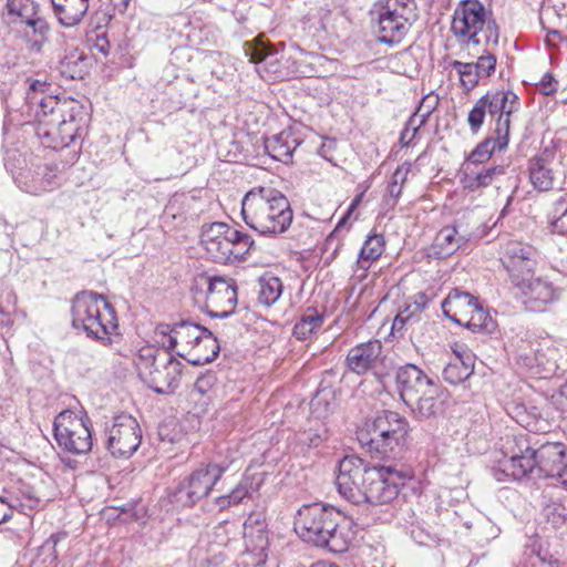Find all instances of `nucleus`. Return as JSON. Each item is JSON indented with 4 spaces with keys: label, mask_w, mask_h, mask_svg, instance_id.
<instances>
[{
    "label": "nucleus",
    "mask_w": 567,
    "mask_h": 567,
    "mask_svg": "<svg viewBox=\"0 0 567 567\" xmlns=\"http://www.w3.org/2000/svg\"><path fill=\"white\" fill-rule=\"evenodd\" d=\"M47 81L33 80L25 93V113L38 123L37 135L47 147H68L85 124L86 113L75 100L48 94Z\"/></svg>",
    "instance_id": "1"
},
{
    "label": "nucleus",
    "mask_w": 567,
    "mask_h": 567,
    "mask_svg": "<svg viewBox=\"0 0 567 567\" xmlns=\"http://www.w3.org/2000/svg\"><path fill=\"white\" fill-rule=\"evenodd\" d=\"M409 477L395 463L368 465L355 455L339 462L336 486L338 493L354 505L390 504Z\"/></svg>",
    "instance_id": "2"
},
{
    "label": "nucleus",
    "mask_w": 567,
    "mask_h": 567,
    "mask_svg": "<svg viewBox=\"0 0 567 567\" xmlns=\"http://www.w3.org/2000/svg\"><path fill=\"white\" fill-rule=\"evenodd\" d=\"M350 524L341 509L330 504L312 503L297 512L295 532L306 543L342 554L352 540Z\"/></svg>",
    "instance_id": "3"
},
{
    "label": "nucleus",
    "mask_w": 567,
    "mask_h": 567,
    "mask_svg": "<svg viewBox=\"0 0 567 567\" xmlns=\"http://www.w3.org/2000/svg\"><path fill=\"white\" fill-rule=\"evenodd\" d=\"M241 215L247 226L261 235H280L292 223L288 198L272 187H254L241 202Z\"/></svg>",
    "instance_id": "4"
},
{
    "label": "nucleus",
    "mask_w": 567,
    "mask_h": 567,
    "mask_svg": "<svg viewBox=\"0 0 567 567\" xmlns=\"http://www.w3.org/2000/svg\"><path fill=\"white\" fill-rule=\"evenodd\" d=\"M409 422L398 412L383 411L368 419L357 432L360 445L372 458L395 461L406 444Z\"/></svg>",
    "instance_id": "5"
},
{
    "label": "nucleus",
    "mask_w": 567,
    "mask_h": 567,
    "mask_svg": "<svg viewBox=\"0 0 567 567\" xmlns=\"http://www.w3.org/2000/svg\"><path fill=\"white\" fill-rule=\"evenodd\" d=\"M72 327L87 337L111 341L110 336L117 330L115 309L96 292L82 291L75 295L71 307Z\"/></svg>",
    "instance_id": "6"
},
{
    "label": "nucleus",
    "mask_w": 567,
    "mask_h": 567,
    "mask_svg": "<svg viewBox=\"0 0 567 567\" xmlns=\"http://www.w3.org/2000/svg\"><path fill=\"white\" fill-rule=\"evenodd\" d=\"M141 380L157 394H169L179 385L183 364L169 352L143 348L135 359Z\"/></svg>",
    "instance_id": "7"
},
{
    "label": "nucleus",
    "mask_w": 567,
    "mask_h": 567,
    "mask_svg": "<svg viewBox=\"0 0 567 567\" xmlns=\"http://www.w3.org/2000/svg\"><path fill=\"white\" fill-rule=\"evenodd\" d=\"M156 331L158 334L163 336L161 343L167 352L175 349L177 346L199 347L204 344L206 348H209V354L197 355L195 359L189 360L194 365L212 362L220 350L217 338L210 330L188 320H181L174 324H159Z\"/></svg>",
    "instance_id": "8"
},
{
    "label": "nucleus",
    "mask_w": 567,
    "mask_h": 567,
    "mask_svg": "<svg viewBox=\"0 0 567 567\" xmlns=\"http://www.w3.org/2000/svg\"><path fill=\"white\" fill-rule=\"evenodd\" d=\"M415 10L414 0H379L371 10L378 25L379 40L393 45L400 43L411 27Z\"/></svg>",
    "instance_id": "9"
},
{
    "label": "nucleus",
    "mask_w": 567,
    "mask_h": 567,
    "mask_svg": "<svg viewBox=\"0 0 567 567\" xmlns=\"http://www.w3.org/2000/svg\"><path fill=\"white\" fill-rule=\"evenodd\" d=\"M486 28V42H498V31L495 21H487L486 10L478 0H462L455 8L451 31L462 44H480L478 33Z\"/></svg>",
    "instance_id": "10"
},
{
    "label": "nucleus",
    "mask_w": 567,
    "mask_h": 567,
    "mask_svg": "<svg viewBox=\"0 0 567 567\" xmlns=\"http://www.w3.org/2000/svg\"><path fill=\"white\" fill-rule=\"evenodd\" d=\"M226 470L227 466L217 463L200 465L179 480L169 494L171 503L193 507L210 494Z\"/></svg>",
    "instance_id": "11"
},
{
    "label": "nucleus",
    "mask_w": 567,
    "mask_h": 567,
    "mask_svg": "<svg viewBox=\"0 0 567 567\" xmlns=\"http://www.w3.org/2000/svg\"><path fill=\"white\" fill-rule=\"evenodd\" d=\"M206 291L205 311L212 318H227L235 311L237 305V286L234 279L226 277H210L200 274L195 277L192 291Z\"/></svg>",
    "instance_id": "12"
},
{
    "label": "nucleus",
    "mask_w": 567,
    "mask_h": 567,
    "mask_svg": "<svg viewBox=\"0 0 567 567\" xmlns=\"http://www.w3.org/2000/svg\"><path fill=\"white\" fill-rule=\"evenodd\" d=\"M53 432L58 445L63 451L74 455H83L92 449L89 419L71 410H64L55 416Z\"/></svg>",
    "instance_id": "13"
},
{
    "label": "nucleus",
    "mask_w": 567,
    "mask_h": 567,
    "mask_svg": "<svg viewBox=\"0 0 567 567\" xmlns=\"http://www.w3.org/2000/svg\"><path fill=\"white\" fill-rule=\"evenodd\" d=\"M245 53L249 58V61L257 64V72L261 75L265 72L269 78L274 80H280L286 76H309L312 70L302 69L301 62H293V69L284 71L279 65V58L277 51L272 49L269 43H266L261 39H255L252 43L245 44Z\"/></svg>",
    "instance_id": "14"
},
{
    "label": "nucleus",
    "mask_w": 567,
    "mask_h": 567,
    "mask_svg": "<svg viewBox=\"0 0 567 567\" xmlns=\"http://www.w3.org/2000/svg\"><path fill=\"white\" fill-rule=\"evenodd\" d=\"M480 100H485L484 107L492 117L497 115L495 135H498V150L508 144L511 115L518 111V96L513 91H488Z\"/></svg>",
    "instance_id": "15"
},
{
    "label": "nucleus",
    "mask_w": 567,
    "mask_h": 567,
    "mask_svg": "<svg viewBox=\"0 0 567 567\" xmlns=\"http://www.w3.org/2000/svg\"><path fill=\"white\" fill-rule=\"evenodd\" d=\"M142 433L136 419L122 414L107 430L106 449L114 457H130L141 445Z\"/></svg>",
    "instance_id": "16"
},
{
    "label": "nucleus",
    "mask_w": 567,
    "mask_h": 567,
    "mask_svg": "<svg viewBox=\"0 0 567 567\" xmlns=\"http://www.w3.org/2000/svg\"><path fill=\"white\" fill-rule=\"evenodd\" d=\"M538 257V251L534 246L519 240H509L503 248L501 261L514 285L518 280L533 276Z\"/></svg>",
    "instance_id": "17"
},
{
    "label": "nucleus",
    "mask_w": 567,
    "mask_h": 567,
    "mask_svg": "<svg viewBox=\"0 0 567 567\" xmlns=\"http://www.w3.org/2000/svg\"><path fill=\"white\" fill-rule=\"evenodd\" d=\"M245 563L252 567L267 560L269 546L266 517L262 513H251L244 523Z\"/></svg>",
    "instance_id": "18"
},
{
    "label": "nucleus",
    "mask_w": 567,
    "mask_h": 567,
    "mask_svg": "<svg viewBox=\"0 0 567 567\" xmlns=\"http://www.w3.org/2000/svg\"><path fill=\"white\" fill-rule=\"evenodd\" d=\"M514 286L519 290L526 309L533 312L545 311L547 306L560 298V289L540 277L529 276L518 280Z\"/></svg>",
    "instance_id": "19"
},
{
    "label": "nucleus",
    "mask_w": 567,
    "mask_h": 567,
    "mask_svg": "<svg viewBox=\"0 0 567 567\" xmlns=\"http://www.w3.org/2000/svg\"><path fill=\"white\" fill-rule=\"evenodd\" d=\"M252 245L249 235L234 228L231 235H224L205 249L216 262L226 264L246 259Z\"/></svg>",
    "instance_id": "20"
},
{
    "label": "nucleus",
    "mask_w": 567,
    "mask_h": 567,
    "mask_svg": "<svg viewBox=\"0 0 567 567\" xmlns=\"http://www.w3.org/2000/svg\"><path fill=\"white\" fill-rule=\"evenodd\" d=\"M560 161L554 148L546 147L529 159V182L538 192H548L554 188Z\"/></svg>",
    "instance_id": "21"
},
{
    "label": "nucleus",
    "mask_w": 567,
    "mask_h": 567,
    "mask_svg": "<svg viewBox=\"0 0 567 567\" xmlns=\"http://www.w3.org/2000/svg\"><path fill=\"white\" fill-rule=\"evenodd\" d=\"M382 342L377 339L357 344L347 354L348 369L358 375L372 372L380 379L381 375L375 370L382 363Z\"/></svg>",
    "instance_id": "22"
},
{
    "label": "nucleus",
    "mask_w": 567,
    "mask_h": 567,
    "mask_svg": "<svg viewBox=\"0 0 567 567\" xmlns=\"http://www.w3.org/2000/svg\"><path fill=\"white\" fill-rule=\"evenodd\" d=\"M446 398L447 394L445 390L434 381L427 389L417 394L414 400L409 401L405 405L411 410L415 419L427 420L436 417L444 412Z\"/></svg>",
    "instance_id": "23"
},
{
    "label": "nucleus",
    "mask_w": 567,
    "mask_h": 567,
    "mask_svg": "<svg viewBox=\"0 0 567 567\" xmlns=\"http://www.w3.org/2000/svg\"><path fill=\"white\" fill-rule=\"evenodd\" d=\"M7 10L10 16L17 17L21 23L31 30V34L43 40L49 32V24L40 16L39 4L34 0H8ZM29 31L25 32L28 37Z\"/></svg>",
    "instance_id": "24"
},
{
    "label": "nucleus",
    "mask_w": 567,
    "mask_h": 567,
    "mask_svg": "<svg viewBox=\"0 0 567 567\" xmlns=\"http://www.w3.org/2000/svg\"><path fill=\"white\" fill-rule=\"evenodd\" d=\"M396 389L406 404L422 393L434 380L429 378L419 367L412 363L400 367L395 373Z\"/></svg>",
    "instance_id": "25"
},
{
    "label": "nucleus",
    "mask_w": 567,
    "mask_h": 567,
    "mask_svg": "<svg viewBox=\"0 0 567 567\" xmlns=\"http://www.w3.org/2000/svg\"><path fill=\"white\" fill-rule=\"evenodd\" d=\"M301 144V140L291 128L282 130L280 133L265 137L264 147L266 153L275 161L288 164L292 159L293 152Z\"/></svg>",
    "instance_id": "26"
},
{
    "label": "nucleus",
    "mask_w": 567,
    "mask_h": 567,
    "mask_svg": "<svg viewBox=\"0 0 567 567\" xmlns=\"http://www.w3.org/2000/svg\"><path fill=\"white\" fill-rule=\"evenodd\" d=\"M567 457V449L560 442H544L535 451V458L537 461V470L546 477H553L554 474L559 473L558 467Z\"/></svg>",
    "instance_id": "27"
},
{
    "label": "nucleus",
    "mask_w": 567,
    "mask_h": 567,
    "mask_svg": "<svg viewBox=\"0 0 567 567\" xmlns=\"http://www.w3.org/2000/svg\"><path fill=\"white\" fill-rule=\"evenodd\" d=\"M477 303L478 300L471 293L454 289L443 300L442 309L449 319L463 324V319Z\"/></svg>",
    "instance_id": "28"
},
{
    "label": "nucleus",
    "mask_w": 567,
    "mask_h": 567,
    "mask_svg": "<svg viewBox=\"0 0 567 567\" xmlns=\"http://www.w3.org/2000/svg\"><path fill=\"white\" fill-rule=\"evenodd\" d=\"M470 240L468 234H461L455 226L443 227L435 236L432 248L439 258L453 255Z\"/></svg>",
    "instance_id": "29"
},
{
    "label": "nucleus",
    "mask_w": 567,
    "mask_h": 567,
    "mask_svg": "<svg viewBox=\"0 0 567 567\" xmlns=\"http://www.w3.org/2000/svg\"><path fill=\"white\" fill-rule=\"evenodd\" d=\"M535 454H528L514 460H501L495 470L497 481H505L506 477L522 480L537 468Z\"/></svg>",
    "instance_id": "30"
},
{
    "label": "nucleus",
    "mask_w": 567,
    "mask_h": 567,
    "mask_svg": "<svg viewBox=\"0 0 567 567\" xmlns=\"http://www.w3.org/2000/svg\"><path fill=\"white\" fill-rule=\"evenodd\" d=\"M508 415L529 432L546 433L550 430V423L540 415L535 406L528 409L524 404H514L508 409Z\"/></svg>",
    "instance_id": "31"
},
{
    "label": "nucleus",
    "mask_w": 567,
    "mask_h": 567,
    "mask_svg": "<svg viewBox=\"0 0 567 567\" xmlns=\"http://www.w3.org/2000/svg\"><path fill=\"white\" fill-rule=\"evenodd\" d=\"M54 13L62 25L73 27L85 16L89 0H51Z\"/></svg>",
    "instance_id": "32"
},
{
    "label": "nucleus",
    "mask_w": 567,
    "mask_h": 567,
    "mask_svg": "<svg viewBox=\"0 0 567 567\" xmlns=\"http://www.w3.org/2000/svg\"><path fill=\"white\" fill-rule=\"evenodd\" d=\"M58 70L68 80L82 79L87 70V58L83 52L71 50L60 60Z\"/></svg>",
    "instance_id": "33"
},
{
    "label": "nucleus",
    "mask_w": 567,
    "mask_h": 567,
    "mask_svg": "<svg viewBox=\"0 0 567 567\" xmlns=\"http://www.w3.org/2000/svg\"><path fill=\"white\" fill-rule=\"evenodd\" d=\"M323 324V316L315 308H308L293 327L298 340H307L317 333Z\"/></svg>",
    "instance_id": "34"
},
{
    "label": "nucleus",
    "mask_w": 567,
    "mask_h": 567,
    "mask_svg": "<svg viewBox=\"0 0 567 567\" xmlns=\"http://www.w3.org/2000/svg\"><path fill=\"white\" fill-rule=\"evenodd\" d=\"M336 406V392L330 385L320 383L316 394L310 402L311 412L318 419H324Z\"/></svg>",
    "instance_id": "35"
},
{
    "label": "nucleus",
    "mask_w": 567,
    "mask_h": 567,
    "mask_svg": "<svg viewBox=\"0 0 567 567\" xmlns=\"http://www.w3.org/2000/svg\"><path fill=\"white\" fill-rule=\"evenodd\" d=\"M507 166L495 165L482 169L473 175H466L465 187L470 190H477L487 187L506 174Z\"/></svg>",
    "instance_id": "36"
},
{
    "label": "nucleus",
    "mask_w": 567,
    "mask_h": 567,
    "mask_svg": "<svg viewBox=\"0 0 567 567\" xmlns=\"http://www.w3.org/2000/svg\"><path fill=\"white\" fill-rule=\"evenodd\" d=\"M463 319V324L474 332L491 333L495 329V322L487 311L483 309L480 302Z\"/></svg>",
    "instance_id": "37"
},
{
    "label": "nucleus",
    "mask_w": 567,
    "mask_h": 567,
    "mask_svg": "<svg viewBox=\"0 0 567 567\" xmlns=\"http://www.w3.org/2000/svg\"><path fill=\"white\" fill-rule=\"evenodd\" d=\"M258 287V301L267 307L272 306L282 293V282L278 277H261Z\"/></svg>",
    "instance_id": "38"
},
{
    "label": "nucleus",
    "mask_w": 567,
    "mask_h": 567,
    "mask_svg": "<svg viewBox=\"0 0 567 567\" xmlns=\"http://www.w3.org/2000/svg\"><path fill=\"white\" fill-rule=\"evenodd\" d=\"M536 449L530 446L529 441L523 436H507L502 446L503 460H514L528 454H535Z\"/></svg>",
    "instance_id": "39"
},
{
    "label": "nucleus",
    "mask_w": 567,
    "mask_h": 567,
    "mask_svg": "<svg viewBox=\"0 0 567 567\" xmlns=\"http://www.w3.org/2000/svg\"><path fill=\"white\" fill-rule=\"evenodd\" d=\"M550 227L553 233L567 235V192L553 204Z\"/></svg>",
    "instance_id": "40"
},
{
    "label": "nucleus",
    "mask_w": 567,
    "mask_h": 567,
    "mask_svg": "<svg viewBox=\"0 0 567 567\" xmlns=\"http://www.w3.org/2000/svg\"><path fill=\"white\" fill-rule=\"evenodd\" d=\"M451 66L457 72L461 85L466 91L473 90L482 79L474 62L466 63L455 60L451 63Z\"/></svg>",
    "instance_id": "41"
},
{
    "label": "nucleus",
    "mask_w": 567,
    "mask_h": 567,
    "mask_svg": "<svg viewBox=\"0 0 567 567\" xmlns=\"http://www.w3.org/2000/svg\"><path fill=\"white\" fill-rule=\"evenodd\" d=\"M384 250V238L382 235H372L369 236L364 241L361 250L359 262L362 267H365V262H371L377 260Z\"/></svg>",
    "instance_id": "42"
},
{
    "label": "nucleus",
    "mask_w": 567,
    "mask_h": 567,
    "mask_svg": "<svg viewBox=\"0 0 567 567\" xmlns=\"http://www.w3.org/2000/svg\"><path fill=\"white\" fill-rule=\"evenodd\" d=\"M411 163L404 162L394 171L391 176V181L388 185V193L391 198L394 199V203L398 200L402 193V188L408 181V175L411 172Z\"/></svg>",
    "instance_id": "43"
},
{
    "label": "nucleus",
    "mask_w": 567,
    "mask_h": 567,
    "mask_svg": "<svg viewBox=\"0 0 567 567\" xmlns=\"http://www.w3.org/2000/svg\"><path fill=\"white\" fill-rule=\"evenodd\" d=\"M233 229L234 227L220 221L204 225L202 228L200 241L204 247L207 248L212 243L220 239L224 235H231Z\"/></svg>",
    "instance_id": "44"
},
{
    "label": "nucleus",
    "mask_w": 567,
    "mask_h": 567,
    "mask_svg": "<svg viewBox=\"0 0 567 567\" xmlns=\"http://www.w3.org/2000/svg\"><path fill=\"white\" fill-rule=\"evenodd\" d=\"M543 515L547 523L557 528L567 520V507L559 501H551L544 506Z\"/></svg>",
    "instance_id": "45"
},
{
    "label": "nucleus",
    "mask_w": 567,
    "mask_h": 567,
    "mask_svg": "<svg viewBox=\"0 0 567 567\" xmlns=\"http://www.w3.org/2000/svg\"><path fill=\"white\" fill-rule=\"evenodd\" d=\"M517 355L528 361V364L533 363V355H537L539 352V343L536 337L532 333H526L525 338H520L516 341Z\"/></svg>",
    "instance_id": "46"
},
{
    "label": "nucleus",
    "mask_w": 567,
    "mask_h": 567,
    "mask_svg": "<svg viewBox=\"0 0 567 567\" xmlns=\"http://www.w3.org/2000/svg\"><path fill=\"white\" fill-rule=\"evenodd\" d=\"M496 148H498V135L495 138H486L480 143L470 154L468 161L474 164L484 163Z\"/></svg>",
    "instance_id": "47"
},
{
    "label": "nucleus",
    "mask_w": 567,
    "mask_h": 567,
    "mask_svg": "<svg viewBox=\"0 0 567 567\" xmlns=\"http://www.w3.org/2000/svg\"><path fill=\"white\" fill-rule=\"evenodd\" d=\"M25 164V158L16 148H4L3 165L6 169L14 176Z\"/></svg>",
    "instance_id": "48"
},
{
    "label": "nucleus",
    "mask_w": 567,
    "mask_h": 567,
    "mask_svg": "<svg viewBox=\"0 0 567 567\" xmlns=\"http://www.w3.org/2000/svg\"><path fill=\"white\" fill-rule=\"evenodd\" d=\"M484 103H486L485 100L478 99L477 102L474 104L473 109L468 113L467 123L473 133H477L484 123V118L486 115Z\"/></svg>",
    "instance_id": "49"
},
{
    "label": "nucleus",
    "mask_w": 567,
    "mask_h": 567,
    "mask_svg": "<svg viewBox=\"0 0 567 567\" xmlns=\"http://www.w3.org/2000/svg\"><path fill=\"white\" fill-rule=\"evenodd\" d=\"M442 377L451 384H460L470 378L467 372L462 370V365L456 364L454 360H451L443 369Z\"/></svg>",
    "instance_id": "50"
},
{
    "label": "nucleus",
    "mask_w": 567,
    "mask_h": 567,
    "mask_svg": "<svg viewBox=\"0 0 567 567\" xmlns=\"http://www.w3.org/2000/svg\"><path fill=\"white\" fill-rule=\"evenodd\" d=\"M17 297L12 292L6 295V302H0V327H10L12 324V312L14 311Z\"/></svg>",
    "instance_id": "51"
},
{
    "label": "nucleus",
    "mask_w": 567,
    "mask_h": 567,
    "mask_svg": "<svg viewBox=\"0 0 567 567\" xmlns=\"http://www.w3.org/2000/svg\"><path fill=\"white\" fill-rule=\"evenodd\" d=\"M476 70L478 71L482 79H486L494 73L496 68V58L492 53L481 55L476 62H474Z\"/></svg>",
    "instance_id": "52"
},
{
    "label": "nucleus",
    "mask_w": 567,
    "mask_h": 567,
    "mask_svg": "<svg viewBox=\"0 0 567 567\" xmlns=\"http://www.w3.org/2000/svg\"><path fill=\"white\" fill-rule=\"evenodd\" d=\"M440 99L434 92L426 94L420 102L415 112L424 115L429 120L430 115L436 110Z\"/></svg>",
    "instance_id": "53"
},
{
    "label": "nucleus",
    "mask_w": 567,
    "mask_h": 567,
    "mask_svg": "<svg viewBox=\"0 0 567 567\" xmlns=\"http://www.w3.org/2000/svg\"><path fill=\"white\" fill-rule=\"evenodd\" d=\"M217 378L215 372L207 371L206 373L199 375L195 381L194 389L200 394H206L213 386L216 384Z\"/></svg>",
    "instance_id": "54"
},
{
    "label": "nucleus",
    "mask_w": 567,
    "mask_h": 567,
    "mask_svg": "<svg viewBox=\"0 0 567 567\" xmlns=\"http://www.w3.org/2000/svg\"><path fill=\"white\" fill-rule=\"evenodd\" d=\"M250 487L251 482H249V480H241L228 494L229 498L235 505L239 504L245 497L249 495Z\"/></svg>",
    "instance_id": "55"
},
{
    "label": "nucleus",
    "mask_w": 567,
    "mask_h": 567,
    "mask_svg": "<svg viewBox=\"0 0 567 567\" xmlns=\"http://www.w3.org/2000/svg\"><path fill=\"white\" fill-rule=\"evenodd\" d=\"M537 89L543 95H551L558 90V81L551 73H545L537 84Z\"/></svg>",
    "instance_id": "56"
},
{
    "label": "nucleus",
    "mask_w": 567,
    "mask_h": 567,
    "mask_svg": "<svg viewBox=\"0 0 567 567\" xmlns=\"http://www.w3.org/2000/svg\"><path fill=\"white\" fill-rule=\"evenodd\" d=\"M456 364L462 365V370L467 372V375L474 372V354L468 349H462L458 358L453 359Z\"/></svg>",
    "instance_id": "57"
},
{
    "label": "nucleus",
    "mask_w": 567,
    "mask_h": 567,
    "mask_svg": "<svg viewBox=\"0 0 567 567\" xmlns=\"http://www.w3.org/2000/svg\"><path fill=\"white\" fill-rule=\"evenodd\" d=\"M427 122V118L424 117V115L419 114L417 112H414L410 118L406 122V126L410 127L413 132H419V130L425 125Z\"/></svg>",
    "instance_id": "58"
},
{
    "label": "nucleus",
    "mask_w": 567,
    "mask_h": 567,
    "mask_svg": "<svg viewBox=\"0 0 567 567\" xmlns=\"http://www.w3.org/2000/svg\"><path fill=\"white\" fill-rule=\"evenodd\" d=\"M412 319V313L409 311V308L400 311L393 321V328L402 329L403 326Z\"/></svg>",
    "instance_id": "59"
},
{
    "label": "nucleus",
    "mask_w": 567,
    "mask_h": 567,
    "mask_svg": "<svg viewBox=\"0 0 567 567\" xmlns=\"http://www.w3.org/2000/svg\"><path fill=\"white\" fill-rule=\"evenodd\" d=\"M416 135V132H413L410 127L406 125L404 126L403 131L400 135V143L403 147H409L412 145L413 140Z\"/></svg>",
    "instance_id": "60"
},
{
    "label": "nucleus",
    "mask_w": 567,
    "mask_h": 567,
    "mask_svg": "<svg viewBox=\"0 0 567 567\" xmlns=\"http://www.w3.org/2000/svg\"><path fill=\"white\" fill-rule=\"evenodd\" d=\"M558 472L559 473L554 474L553 478H556L563 485L567 486V457L565 458L560 467H558Z\"/></svg>",
    "instance_id": "61"
},
{
    "label": "nucleus",
    "mask_w": 567,
    "mask_h": 567,
    "mask_svg": "<svg viewBox=\"0 0 567 567\" xmlns=\"http://www.w3.org/2000/svg\"><path fill=\"white\" fill-rule=\"evenodd\" d=\"M215 504H216V506L218 507L219 511H225V509L229 508L230 506L235 505L233 503V501L229 498L228 494L219 496V497H216L215 498Z\"/></svg>",
    "instance_id": "62"
},
{
    "label": "nucleus",
    "mask_w": 567,
    "mask_h": 567,
    "mask_svg": "<svg viewBox=\"0 0 567 567\" xmlns=\"http://www.w3.org/2000/svg\"><path fill=\"white\" fill-rule=\"evenodd\" d=\"M517 567H546L542 561H537L536 559L526 560Z\"/></svg>",
    "instance_id": "63"
},
{
    "label": "nucleus",
    "mask_w": 567,
    "mask_h": 567,
    "mask_svg": "<svg viewBox=\"0 0 567 567\" xmlns=\"http://www.w3.org/2000/svg\"><path fill=\"white\" fill-rule=\"evenodd\" d=\"M559 396L561 398V403L567 406V381L560 385Z\"/></svg>",
    "instance_id": "64"
}]
</instances>
